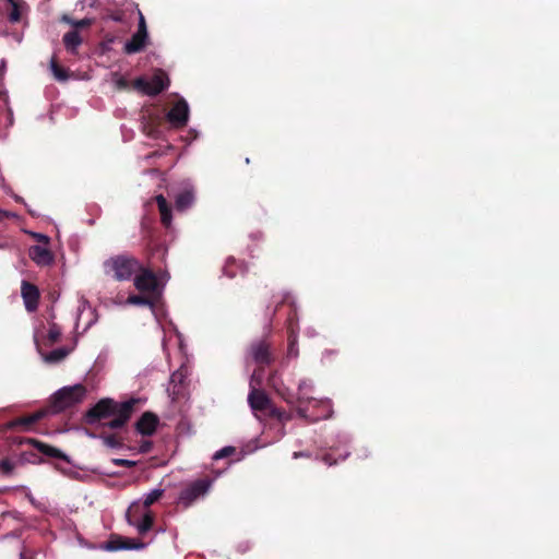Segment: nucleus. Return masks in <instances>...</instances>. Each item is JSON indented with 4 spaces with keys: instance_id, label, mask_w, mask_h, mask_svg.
Listing matches in <instances>:
<instances>
[{
    "instance_id": "nucleus-49",
    "label": "nucleus",
    "mask_w": 559,
    "mask_h": 559,
    "mask_svg": "<svg viewBox=\"0 0 559 559\" xmlns=\"http://www.w3.org/2000/svg\"><path fill=\"white\" fill-rule=\"evenodd\" d=\"M271 382H274V379H271ZM273 386H274V388H275V389H276V390L282 394V396H283V395H285L284 393H282V392L280 391V389H277V388H276L275 383H273Z\"/></svg>"
},
{
    "instance_id": "nucleus-28",
    "label": "nucleus",
    "mask_w": 559,
    "mask_h": 559,
    "mask_svg": "<svg viewBox=\"0 0 559 559\" xmlns=\"http://www.w3.org/2000/svg\"><path fill=\"white\" fill-rule=\"evenodd\" d=\"M50 70L58 81L64 82L68 80L67 71L59 68L53 59L50 61Z\"/></svg>"
},
{
    "instance_id": "nucleus-23",
    "label": "nucleus",
    "mask_w": 559,
    "mask_h": 559,
    "mask_svg": "<svg viewBox=\"0 0 559 559\" xmlns=\"http://www.w3.org/2000/svg\"><path fill=\"white\" fill-rule=\"evenodd\" d=\"M245 273L246 272V269L242 264L240 263H237V261L234 259V258H228L226 261H225V264H224V267H223V272L226 276L233 278L237 275V273Z\"/></svg>"
},
{
    "instance_id": "nucleus-12",
    "label": "nucleus",
    "mask_w": 559,
    "mask_h": 559,
    "mask_svg": "<svg viewBox=\"0 0 559 559\" xmlns=\"http://www.w3.org/2000/svg\"><path fill=\"white\" fill-rule=\"evenodd\" d=\"M138 401L134 399L124 401L119 404V409L114 415L115 418L105 423V426L111 429L121 428L130 418L134 404Z\"/></svg>"
},
{
    "instance_id": "nucleus-14",
    "label": "nucleus",
    "mask_w": 559,
    "mask_h": 559,
    "mask_svg": "<svg viewBox=\"0 0 559 559\" xmlns=\"http://www.w3.org/2000/svg\"><path fill=\"white\" fill-rule=\"evenodd\" d=\"M28 254L39 266H48L53 262V255L47 246H32L28 250Z\"/></svg>"
},
{
    "instance_id": "nucleus-32",
    "label": "nucleus",
    "mask_w": 559,
    "mask_h": 559,
    "mask_svg": "<svg viewBox=\"0 0 559 559\" xmlns=\"http://www.w3.org/2000/svg\"><path fill=\"white\" fill-rule=\"evenodd\" d=\"M234 452H235L234 447H230V445L224 447L213 454V460L217 461L223 457H227V456L231 455Z\"/></svg>"
},
{
    "instance_id": "nucleus-8",
    "label": "nucleus",
    "mask_w": 559,
    "mask_h": 559,
    "mask_svg": "<svg viewBox=\"0 0 559 559\" xmlns=\"http://www.w3.org/2000/svg\"><path fill=\"white\" fill-rule=\"evenodd\" d=\"M146 546L147 544L138 539L114 535L108 542L100 546V549L105 551L143 550Z\"/></svg>"
},
{
    "instance_id": "nucleus-7",
    "label": "nucleus",
    "mask_w": 559,
    "mask_h": 559,
    "mask_svg": "<svg viewBox=\"0 0 559 559\" xmlns=\"http://www.w3.org/2000/svg\"><path fill=\"white\" fill-rule=\"evenodd\" d=\"M213 485L212 479H199L183 488L178 497V503L185 508L190 507L198 499L203 498Z\"/></svg>"
},
{
    "instance_id": "nucleus-25",
    "label": "nucleus",
    "mask_w": 559,
    "mask_h": 559,
    "mask_svg": "<svg viewBox=\"0 0 559 559\" xmlns=\"http://www.w3.org/2000/svg\"><path fill=\"white\" fill-rule=\"evenodd\" d=\"M164 489L155 488L150 492L145 493L143 497V508L147 510V508L157 501L163 496Z\"/></svg>"
},
{
    "instance_id": "nucleus-10",
    "label": "nucleus",
    "mask_w": 559,
    "mask_h": 559,
    "mask_svg": "<svg viewBox=\"0 0 559 559\" xmlns=\"http://www.w3.org/2000/svg\"><path fill=\"white\" fill-rule=\"evenodd\" d=\"M189 105L186 99L180 98L173 108L166 114V119L175 129L182 128L189 120Z\"/></svg>"
},
{
    "instance_id": "nucleus-41",
    "label": "nucleus",
    "mask_w": 559,
    "mask_h": 559,
    "mask_svg": "<svg viewBox=\"0 0 559 559\" xmlns=\"http://www.w3.org/2000/svg\"><path fill=\"white\" fill-rule=\"evenodd\" d=\"M253 373H257L255 388L259 389V386L261 385V383L263 381L264 372H263V370H255V371H253Z\"/></svg>"
},
{
    "instance_id": "nucleus-45",
    "label": "nucleus",
    "mask_w": 559,
    "mask_h": 559,
    "mask_svg": "<svg viewBox=\"0 0 559 559\" xmlns=\"http://www.w3.org/2000/svg\"><path fill=\"white\" fill-rule=\"evenodd\" d=\"M87 304H88V302H87V300L82 296V297L80 298V306H79V309H80V310H81V309H84V308L87 306Z\"/></svg>"
},
{
    "instance_id": "nucleus-5",
    "label": "nucleus",
    "mask_w": 559,
    "mask_h": 559,
    "mask_svg": "<svg viewBox=\"0 0 559 559\" xmlns=\"http://www.w3.org/2000/svg\"><path fill=\"white\" fill-rule=\"evenodd\" d=\"M168 280L169 274L167 272L156 276L152 271L143 270L135 276L134 285L141 292L160 294Z\"/></svg>"
},
{
    "instance_id": "nucleus-1",
    "label": "nucleus",
    "mask_w": 559,
    "mask_h": 559,
    "mask_svg": "<svg viewBox=\"0 0 559 559\" xmlns=\"http://www.w3.org/2000/svg\"><path fill=\"white\" fill-rule=\"evenodd\" d=\"M313 384L311 381L302 380L298 384V396L296 401L293 397L283 395L289 403H297V413L300 417L309 421H317L319 419H326L332 415V404L329 399L317 400L307 394L311 391Z\"/></svg>"
},
{
    "instance_id": "nucleus-16",
    "label": "nucleus",
    "mask_w": 559,
    "mask_h": 559,
    "mask_svg": "<svg viewBox=\"0 0 559 559\" xmlns=\"http://www.w3.org/2000/svg\"><path fill=\"white\" fill-rule=\"evenodd\" d=\"M22 297L27 311H34L38 305L39 293L36 286L23 282L22 284Z\"/></svg>"
},
{
    "instance_id": "nucleus-26",
    "label": "nucleus",
    "mask_w": 559,
    "mask_h": 559,
    "mask_svg": "<svg viewBox=\"0 0 559 559\" xmlns=\"http://www.w3.org/2000/svg\"><path fill=\"white\" fill-rule=\"evenodd\" d=\"M36 447L38 448V450L49 456H52V457H63L61 451L57 448H53V447H50V445H47V444H44V443H40V442H36Z\"/></svg>"
},
{
    "instance_id": "nucleus-18",
    "label": "nucleus",
    "mask_w": 559,
    "mask_h": 559,
    "mask_svg": "<svg viewBox=\"0 0 559 559\" xmlns=\"http://www.w3.org/2000/svg\"><path fill=\"white\" fill-rule=\"evenodd\" d=\"M186 377L187 370L183 367L179 368L178 370L171 373L167 391L173 400H175L176 396L181 393V386Z\"/></svg>"
},
{
    "instance_id": "nucleus-6",
    "label": "nucleus",
    "mask_w": 559,
    "mask_h": 559,
    "mask_svg": "<svg viewBox=\"0 0 559 559\" xmlns=\"http://www.w3.org/2000/svg\"><path fill=\"white\" fill-rule=\"evenodd\" d=\"M169 79L163 71H157L152 78H139L134 81V87L148 96H155L166 90Z\"/></svg>"
},
{
    "instance_id": "nucleus-13",
    "label": "nucleus",
    "mask_w": 559,
    "mask_h": 559,
    "mask_svg": "<svg viewBox=\"0 0 559 559\" xmlns=\"http://www.w3.org/2000/svg\"><path fill=\"white\" fill-rule=\"evenodd\" d=\"M250 356L254 362L260 365H269L272 361L269 345L263 341L255 342L251 345Z\"/></svg>"
},
{
    "instance_id": "nucleus-11",
    "label": "nucleus",
    "mask_w": 559,
    "mask_h": 559,
    "mask_svg": "<svg viewBox=\"0 0 559 559\" xmlns=\"http://www.w3.org/2000/svg\"><path fill=\"white\" fill-rule=\"evenodd\" d=\"M119 404L110 399L100 400L94 407L87 412V421L94 424L96 420L115 415L119 409Z\"/></svg>"
},
{
    "instance_id": "nucleus-30",
    "label": "nucleus",
    "mask_w": 559,
    "mask_h": 559,
    "mask_svg": "<svg viewBox=\"0 0 559 559\" xmlns=\"http://www.w3.org/2000/svg\"><path fill=\"white\" fill-rule=\"evenodd\" d=\"M63 21H66L67 23H69L70 25H72L75 28L87 27L92 24L91 19L72 20V19L64 16Z\"/></svg>"
},
{
    "instance_id": "nucleus-17",
    "label": "nucleus",
    "mask_w": 559,
    "mask_h": 559,
    "mask_svg": "<svg viewBox=\"0 0 559 559\" xmlns=\"http://www.w3.org/2000/svg\"><path fill=\"white\" fill-rule=\"evenodd\" d=\"M158 418L152 413H145L136 423V430L143 436H151L155 432Z\"/></svg>"
},
{
    "instance_id": "nucleus-19",
    "label": "nucleus",
    "mask_w": 559,
    "mask_h": 559,
    "mask_svg": "<svg viewBox=\"0 0 559 559\" xmlns=\"http://www.w3.org/2000/svg\"><path fill=\"white\" fill-rule=\"evenodd\" d=\"M148 34L134 33L130 40L124 44V51L127 53H135L141 51L147 41Z\"/></svg>"
},
{
    "instance_id": "nucleus-50",
    "label": "nucleus",
    "mask_w": 559,
    "mask_h": 559,
    "mask_svg": "<svg viewBox=\"0 0 559 559\" xmlns=\"http://www.w3.org/2000/svg\"><path fill=\"white\" fill-rule=\"evenodd\" d=\"M15 200L19 201V202H23V199L20 198V197H15Z\"/></svg>"
},
{
    "instance_id": "nucleus-2",
    "label": "nucleus",
    "mask_w": 559,
    "mask_h": 559,
    "mask_svg": "<svg viewBox=\"0 0 559 559\" xmlns=\"http://www.w3.org/2000/svg\"><path fill=\"white\" fill-rule=\"evenodd\" d=\"M255 378L257 373H252L249 382L250 392L248 394V403L254 416L259 417V413H269L273 416L278 417L281 420L286 419L284 413L277 411L272 406L271 400L269 399L267 394L264 391L255 388Z\"/></svg>"
},
{
    "instance_id": "nucleus-22",
    "label": "nucleus",
    "mask_w": 559,
    "mask_h": 559,
    "mask_svg": "<svg viewBox=\"0 0 559 559\" xmlns=\"http://www.w3.org/2000/svg\"><path fill=\"white\" fill-rule=\"evenodd\" d=\"M82 43L81 35L76 29L71 31L63 36V44L68 51L76 53L79 46Z\"/></svg>"
},
{
    "instance_id": "nucleus-37",
    "label": "nucleus",
    "mask_w": 559,
    "mask_h": 559,
    "mask_svg": "<svg viewBox=\"0 0 559 559\" xmlns=\"http://www.w3.org/2000/svg\"><path fill=\"white\" fill-rule=\"evenodd\" d=\"M136 32L142 33V34H147L146 22H145L143 14L141 13V11H139V25H138Z\"/></svg>"
},
{
    "instance_id": "nucleus-51",
    "label": "nucleus",
    "mask_w": 559,
    "mask_h": 559,
    "mask_svg": "<svg viewBox=\"0 0 559 559\" xmlns=\"http://www.w3.org/2000/svg\"><path fill=\"white\" fill-rule=\"evenodd\" d=\"M163 348H164V350L166 352V343H165V340L163 341Z\"/></svg>"
},
{
    "instance_id": "nucleus-42",
    "label": "nucleus",
    "mask_w": 559,
    "mask_h": 559,
    "mask_svg": "<svg viewBox=\"0 0 559 559\" xmlns=\"http://www.w3.org/2000/svg\"><path fill=\"white\" fill-rule=\"evenodd\" d=\"M151 448H152V442L146 440V441H143V442L140 444V449H139V451H140L141 453H146V452H148V451L151 450Z\"/></svg>"
},
{
    "instance_id": "nucleus-38",
    "label": "nucleus",
    "mask_w": 559,
    "mask_h": 559,
    "mask_svg": "<svg viewBox=\"0 0 559 559\" xmlns=\"http://www.w3.org/2000/svg\"><path fill=\"white\" fill-rule=\"evenodd\" d=\"M104 443L109 448H118L119 442L116 440L114 436H107L103 438Z\"/></svg>"
},
{
    "instance_id": "nucleus-4",
    "label": "nucleus",
    "mask_w": 559,
    "mask_h": 559,
    "mask_svg": "<svg viewBox=\"0 0 559 559\" xmlns=\"http://www.w3.org/2000/svg\"><path fill=\"white\" fill-rule=\"evenodd\" d=\"M141 269L140 263L131 257L119 255L105 262L107 273H112L118 281L130 280L131 276Z\"/></svg>"
},
{
    "instance_id": "nucleus-29",
    "label": "nucleus",
    "mask_w": 559,
    "mask_h": 559,
    "mask_svg": "<svg viewBox=\"0 0 559 559\" xmlns=\"http://www.w3.org/2000/svg\"><path fill=\"white\" fill-rule=\"evenodd\" d=\"M288 356L293 358H296L298 356V349L296 347V334L292 326H289Z\"/></svg>"
},
{
    "instance_id": "nucleus-31",
    "label": "nucleus",
    "mask_w": 559,
    "mask_h": 559,
    "mask_svg": "<svg viewBox=\"0 0 559 559\" xmlns=\"http://www.w3.org/2000/svg\"><path fill=\"white\" fill-rule=\"evenodd\" d=\"M111 83L115 85L116 88L122 90L128 86L127 80L119 73H112L111 74Z\"/></svg>"
},
{
    "instance_id": "nucleus-21",
    "label": "nucleus",
    "mask_w": 559,
    "mask_h": 559,
    "mask_svg": "<svg viewBox=\"0 0 559 559\" xmlns=\"http://www.w3.org/2000/svg\"><path fill=\"white\" fill-rule=\"evenodd\" d=\"M156 202H157V206H158V210H159V213H160L162 223L166 227H170L171 221H173L170 205L168 204V202L165 199V197L162 195V194H158L156 197Z\"/></svg>"
},
{
    "instance_id": "nucleus-24",
    "label": "nucleus",
    "mask_w": 559,
    "mask_h": 559,
    "mask_svg": "<svg viewBox=\"0 0 559 559\" xmlns=\"http://www.w3.org/2000/svg\"><path fill=\"white\" fill-rule=\"evenodd\" d=\"M44 416V412H37L29 416H25L22 418H19L14 421L15 426H22L25 429H28L32 425H34L36 421H38Z\"/></svg>"
},
{
    "instance_id": "nucleus-36",
    "label": "nucleus",
    "mask_w": 559,
    "mask_h": 559,
    "mask_svg": "<svg viewBox=\"0 0 559 559\" xmlns=\"http://www.w3.org/2000/svg\"><path fill=\"white\" fill-rule=\"evenodd\" d=\"M9 1L12 4V10L10 12L9 20L14 23L20 20V11H19L17 5L12 0H9Z\"/></svg>"
},
{
    "instance_id": "nucleus-48",
    "label": "nucleus",
    "mask_w": 559,
    "mask_h": 559,
    "mask_svg": "<svg viewBox=\"0 0 559 559\" xmlns=\"http://www.w3.org/2000/svg\"><path fill=\"white\" fill-rule=\"evenodd\" d=\"M0 67H1V70L5 69V60L4 59L1 60Z\"/></svg>"
},
{
    "instance_id": "nucleus-33",
    "label": "nucleus",
    "mask_w": 559,
    "mask_h": 559,
    "mask_svg": "<svg viewBox=\"0 0 559 559\" xmlns=\"http://www.w3.org/2000/svg\"><path fill=\"white\" fill-rule=\"evenodd\" d=\"M60 335H61L60 328L56 324H52L49 328L48 335H47L49 344H53L55 342H57L59 340Z\"/></svg>"
},
{
    "instance_id": "nucleus-34",
    "label": "nucleus",
    "mask_w": 559,
    "mask_h": 559,
    "mask_svg": "<svg viewBox=\"0 0 559 559\" xmlns=\"http://www.w3.org/2000/svg\"><path fill=\"white\" fill-rule=\"evenodd\" d=\"M5 106H7V119H8V124L9 126H12L13 124V110L12 108L9 106V96H8V93L7 92H1L0 93Z\"/></svg>"
},
{
    "instance_id": "nucleus-43",
    "label": "nucleus",
    "mask_w": 559,
    "mask_h": 559,
    "mask_svg": "<svg viewBox=\"0 0 559 559\" xmlns=\"http://www.w3.org/2000/svg\"><path fill=\"white\" fill-rule=\"evenodd\" d=\"M15 216L16 215L14 213L3 211L0 209V221H2L3 218H7V217H15Z\"/></svg>"
},
{
    "instance_id": "nucleus-3",
    "label": "nucleus",
    "mask_w": 559,
    "mask_h": 559,
    "mask_svg": "<svg viewBox=\"0 0 559 559\" xmlns=\"http://www.w3.org/2000/svg\"><path fill=\"white\" fill-rule=\"evenodd\" d=\"M86 392L85 386L82 384H74L59 389L51 400L52 412L59 413L83 402L86 396Z\"/></svg>"
},
{
    "instance_id": "nucleus-27",
    "label": "nucleus",
    "mask_w": 559,
    "mask_h": 559,
    "mask_svg": "<svg viewBox=\"0 0 559 559\" xmlns=\"http://www.w3.org/2000/svg\"><path fill=\"white\" fill-rule=\"evenodd\" d=\"M127 304L129 305H135V306H150L152 309H154L153 302L150 301L146 298L140 297V296H130L127 299ZM153 313L155 317H157L155 310H153Z\"/></svg>"
},
{
    "instance_id": "nucleus-46",
    "label": "nucleus",
    "mask_w": 559,
    "mask_h": 559,
    "mask_svg": "<svg viewBox=\"0 0 559 559\" xmlns=\"http://www.w3.org/2000/svg\"><path fill=\"white\" fill-rule=\"evenodd\" d=\"M301 456H307V454L305 452H294V454H293L294 459H298Z\"/></svg>"
},
{
    "instance_id": "nucleus-39",
    "label": "nucleus",
    "mask_w": 559,
    "mask_h": 559,
    "mask_svg": "<svg viewBox=\"0 0 559 559\" xmlns=\"http://www.w3.org/2000/svg\"><path fill=\"white\" fill-rule=\"evenodd\" d=\"M114 463L119 466L133 467L135 465L134 461L126 460V459H117L114 460Z\"/></svg>"
},
{
    "instance_id": "nucleus-9",
    "label": "nucleus",
    "mask_w": 559,
    "mask_h": 559,
    "mask_svg": "<svg viewBox=\"0 0 559 559\" xmlns=\"http://www.w3.org/2000/svg\"><path fill=\"white\" fill-rule=\"evenodd\" d=\"M126 518L128 524L135 527L139 534H145L152 528L153 515L148 510L139 512L138 508L131 507Z\"/></svg>"
},
{
    "instance_id": "nucleus-35",
    "label": "nucleus",
    "mask_w": 559,
    "mask_h": 559,
    "mask_svg": "<svg viewBox=\"0 0 559 559\" xmlns=\"http://www.w3.org/2000/svg\"><path fill=\"white\" fill-rule=\"evenodd\" d=\"M14 463L10 460L0 461V471L4 474H10L14 469Z\"/></svg>"
},
{
    "instance_id": "nucleus-15",
    "label": "nucleus",
    "mask_w": 559,
    "mask_h": 559,
    "mask_svg": "<svg viewBox=\"0 0 559 559\" xmlns=\"http://www.w3.org/2000/svg\"><path fill=\"white\" fill-rule=\"evenodd\" d=\"M194 190L190 183H186L182 191L178 193L175 200L176 209L179 212H183L192 206L194 203Z\"/></svg>"
},
{
    "instance_id": "nucleus-40",
    "label": "nucleus",
    "mask_w": 559,
    "mask_h": 559,
    "mask_svg": "<svg viewBox=\"0 0 559 559\" xmlns=\"http://www.w3.org/2000/svg\"><path fill=\"white\" fill-rule=\"evenodd\" d=\"M32 235L36 240L44 242L45 246L48 245V242H49L48 236H46L44 234H38V233H33Z\"/></svg>"
},
{
    "instance_id": "nucleus-20",
    "label": "nucleus",
    "mask_w": 559,
    "mask_h": 559,
    "mask_svg": "<svg viewBox=\"0 0 559 559\" xmlns=\"http://www.w3.org/2000/svg\"><path fill=\"white\" fill-rule=\"evenodd\" d=\"M70 352H71V349L67 348V347L56 348L49 353H43L38 348V353L40 354L41 359L46 364H49V365H53V364H58V362L62 361L70 354Z\"/></svg>"
},
{
    "instance_id": "nucleus-44",
    "label": "nucleus",
    "mask_w": 559,
    "mask_h": 559,
    "mask_svg": "<svg viewBox=\"0 0 559 559\" xmlns=\"http://www.w3.org/2000/svg\"><path fill=\"white\" fill-rule=\"evenodd\" d=\"M323 461L328 464V465H333L335 464L337 461L336 460H332L331 459V454H326L324 457H323Z\"/></svg>"
},
{
    "instance_id": "nucleus-47",
    "label": "nucleus",
    "mask_w": 559,
    "mask_h": 559,
    "mask_svg": "<svg viewBox=\"0 0 559 559\" xmlns=\"http://www.w3.org/2000/svg\"><path fill=\"white\" fill-rule=\"evenodd\" d=\"M348 455H349V452H347V451H344L341 453L342 460H345Z\"/></svg>"
}]
</instances>
